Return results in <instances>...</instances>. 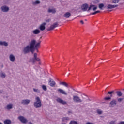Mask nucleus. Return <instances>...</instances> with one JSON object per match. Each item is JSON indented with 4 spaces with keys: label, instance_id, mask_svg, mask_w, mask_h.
Here are the masks:
<instances>
[{
    "label": "nucleus",
    "instance_id": "c9c22d12",
    "mask_svg": "<svg viewBox=\"0 0 124 124\" xmlns=\"http://www.w3.org/2000/svg\"><path fill=\"white\" fill-rule=\"evenodd\" d=\"M42 88L44 91H47V87L45 85H42Z\"/></svg>",
    "mask_w": 124,
    "mask_h": 124
},
{
    "label": "nucleus",
    "instance_id": "c756f323",
    "mask_svg": "<svg viewBox=\"0 0 124 124\" xmlns=\"http://www.w3.org/2000/svg\"><path fill=\"white\" fill-rule=\"evenodd\" d=\"M69 117H63L62 118V122H66V121H69Z\"/></svg>",
    "mask_w": 124,
    "mask_h": 124
},
{
    "label": "nucleus",
    "instance_id": "f8f14e48",
    "mask_svg": "<svg viewBox=\"0 0 124 124\" xmlns=\"http://www.w3.org/2000/svg\"><path fill=\"white\" fill-rule=\"evenodd\" d=\"M93 10V11H95L97 9V7L94 5L91 4L90 5V7L88 8L87 11H90V10Z\"/></svg>",
    "mask_w": 124,
    "mask_h": 124
},
{
    "label": "nucleus",
    "instance_id": "f3484780",
    "mask_svg": "<svg viewBox=\"0 0 124 124\" xmlns=\"http://www.w3.org/2000/svg\"><path fill=\"white\" fill-rule=\"evenodd\" d=\"M89 7V5L88 4H84L81 6V9L83 11H87Z\"/></svg>",
    "mask_w": 124,
    "mask_h": 124
},
{
    "label": "nucleus",
    "instance_id": "b1692460",
    "mask_svg": "<svg viewBox=\"0 0 124 124\" xmlns=\"http://www.w3.org/2000/svg\"><path fill=\"white\" fill-rule=\"evenodd\" d=\"M9 59L11 62H15L16 60L15 56L13 55V54H10L9 56Z\"/></svg>",
    "mask_w": 124,
    "mask_h": 124
},
{
    "label": "nucleus",
    "instance_id": "6ab92c4d",
    "mask_svg": "<svg viewBox=\"0 0 124 124\" xmlns=\"http://www.w3.org/2000/svg\"><path fill=\"white\" fill-rule=\"evenodd\" d=\"M0 46H5V47H7V46H8V43L6 41H0Z\"/></svg>",
    "mask_w": 124,
    "mask_h": 124
},
{
    "label": "nucleus",
    "instance_id": "f704fd0d",
    "mask_svg": "<svg viewBox=\"0 0 124 124\" xmlns=\"http://www.w3.org/2000/svg\"><path fill=\"white\" fill-rule=\"evenodd\" d=\"M104 7V4H103V3H101L99 4V8H100V9H102V7Z\"/></svg>",
    "mask_w": 124,
    "mask_h": 124
},
{
    "label": "nucleus",
    "instance_id": "8fccbe9b",
    "mask_svg": "<svg viewBox=\"0 0 124 124\" xmlns=\"http://www.w3.org/2000/svg\"><path fill=\"white\" fill-rule=\"evenodd\" d=\"M68 113H71V111H68Z\"/></svg>",
    "mask_w": 124,
    "mask_h": 124
},
{
    "label": "nucleus",
    "instance_id": "79ce46f5",
    "mask_svg": "<svg viewBox=\"0 0 124 124\" xmlns=\"http://www.w3.org/2000/svg\"><path fill=\"white\" fill-rule=\"evenodd\" d=\"M119 124H124V121H122L119 123Z\"/></svg>",
    "mask_w": 124,
    "mask_h": 124
},
{
    "label": "nucleus",
    "instance_id": "473e14b6",
    "mask_svg": "<svg viewBox=\"0 0 124 124\" xmlns=\"http://www.w3.org/2000/svg\"><path fill=\"white\" fill-rule=\"evenodd\" d=\"M33 91H34V92H35V93H40V90H39L37 89L33 88Z\"/></svg>",
    "mask_w": 124,
    "mask_h": 124
},
{
    "label": "nucleus",
    "instance_id": "4c0bfd02",
    "mask_svg": "<svg viewBox=\"0 0 124 124\" xmlns=\"http://www.w3.org/2000/svg\"><path fill=\"white\" fill-rule=\"evenodd\" d=\"M105 100H110L111 97H106L104 98Z\"/></svg>",
    "mask_w": 124,
    "mask_h": 124
},
{
    "label": "nucleus",
    "instance_id": "39448f33",
    "mask_svg": "<svg viewBox=\"0 0 124 124\" xmlns=\"http://www.w3.org/2000/svg\"><path fill=\"white\" fill-rule=\"evenodd\" d=\"M33 43V49H38L39 48V46H40V43H41V41H39L38 43L36 44V40L35 39L31 40L30 41V43Z\"/></svg>",
    "mask_w": 124,
    "mask_h": 124
},
{
    "label": "nucleus",
    "instance_id": "bb28decb",
    "mask_svg": "<svg viewBox=\"0 0 124 124\" xmlns=\"http://www.w3.org/2000/svg\"><path fill=\"white\" fill-rule=\"evenodd\" d=\"M4 124H11V120L9 119H6L4 121Z\"/></svg>",
    "mask_w": 124,
    "mask_h": 124
},
{
    "label": "nucleus",
    "instance_id": "c03bdc74",
    "mask_svg": "<svg viewBox=\"0 0 124 124\" xmlns=\"http://www.w3.org/2000/svg\"><path fill=\"white\" fill-rule=\"evenodd\" d=\"M80 23L81 24H82V25H84V21L83 20H81L80 21Z\"/></svg>",
    "mask_w": 124,
    "mask_h": 124
},
{
    "label": "nucleus",
    "instance_id": "2f4dec72",
    "mask_svg": "<svg viewBox=\"0 0 124 124\" xmlns=\"http://www.w3.org/2000/svg\"><path fill=\"white\" fill-rule=\"evenodd\" d=\"M69 124H78V122H77L76 121L73 120V121H70V122Z\"/></svg>",
    "mask_w": 124,
    "mask_h": 124
},
{
    "label": "nucleus",
    "instance_id": "864d4df0",
    "mask_svg": "<svg viewBox=\"0 0 124 124\" xmlns=\"http://www.w3.org/2000/svg\"><path fill=\"white\" fill-rule=\"evenodd\" d=\"M123 91H124V89H123Z\"/></svg>",
    "mask_w": 124,
    "mask_h": 124
},
{
    "label": "nucleus",
    "instance_id": "7c9ffc66",
    "mask_svg": "<svg viewBox=\"0 0 124 124\" xmlns=\"http://www.w3.org/2000/svg\"><path fill=\"white\" fill-rule=\"evenodd\" d=\"M120 2V0H112V3L117 4Z\"/></svg>",
    "mask_w": 124,
    "mask_h": 124
},
{
    "label": "nucleus",
    "instance_id": "a18cd8bd",
    "mask_svg": "<svg viewBox=\"0 0 124 124\" xmlns=\"http://www.w3.org/2000/svg\"><path fill=\"white\" fill-rule=\"evenodd\" d=\"M3 92V90H0V93H2Z\"/></svg>",
    "mask_w": 124,
    "mask_h": 124
},
{
    "label": "nucleus",
    "instance_id": "4468645a",
    "mask_svg": "<svg viewBox=\"0 0 124 124\" xmlns=\"http://www.w3.org/2000/svg\"><path fill=\"white\" fill-rule=\"evenodd\" d=\"M30 102H31V100H30L29 99L21 100V104H22L23 105H28V104H30Z\"/></svg>",
    "mask_w": 124,
    "mask_h": 124
},
{
    "label": "nucleus",
    "instance_id": "a878e982",
    "mask_svg": "<svg viewBox=\"0 0 124 124\" xmlns=\"http://www.w3.org/2000/svg\"><path fill=\"white\" fill-rule=\"evenodd\" d=\"M40 1L37 0L35 1H32V4L33 5H36L37 4H40Z\"/></svg>",
    "mask_w": 124,
    "mask_h": 124
},
{
    "label": "nucleus",
    "instance_id": "5701e85b",
    "mask_svg": "<svg viewBox=\"0 0 124 124\" xmlns=\"http://www.w3.org/2000/svg\"><path fill=\"white\" fill-rule=\"evenodd\" d=\"M56 12V8L51 9L49 8L48 10V13H52L53 14H54Z\"/></svg>",
    "mask_w": 124,
    "mask_h": 124
},
{
    "label": "nucleus",
    "instance_id": "09e8293b",
    "mask_svg": "<svg viewBox=\"0 0 124 124\" xmlns=\"http://www.w3.org/2000/svg\"><path fill=\"white\" fill-rule=\"evenodd\" d=\"M39 64H41V62H39Z\"/></svg>",
    "mask_w": 124,
    "mask_h": 124
},
{
    "label": "nucleus",
    "instance_id": "7ed1b4c3",
    "mask_svg": "<svg viewBox=\"0 0 124 124\" xmlns=\"http://www.w3.org/2000/svg\"><path fill=\"white\" fill-rule=\"evenodd\" d=\"M42 105L41 103V100L39 97H36L35 98V101L34 103V106L35 108H40Z\"/></svg>",
    "mask_w": 124,
    "mask_h": 124
},
{
    "label": "nucleus",
    "instance_id": "f257e3e1",
    "mask_svg": "<svg viewBox=\"0 0 124 124\" xmlns=\"http://www.w3.org/2000/svg\"><path fill=\"white\" fill-rule=\"evenodd\" d=\"M33 45H34V44L33 42H29V45L26 46L23 49L22 52L23 54L27 55V54H30V52L33 54Z\"/></svg>",
    "mask_w": 124,
    "mask_h": 124
},
{
    "label": "nucleus",
    "instance_id": "de8ad7c7",
    "mask_svg": "<svg viewBox=\"0 0 124 124\" xmlns=\"http://www.w3.org/2000/svg\"><path fill=\"white\" fill-rule=\"evenodd\" d=\"M100 117H101V118H104V116H101Z\"/></svg>",
    "mask_w": 124,
    "mask_h": 124
},
{
    "label": "nucleus",
    "instance_id": "72a5a7b5",
    "mask_svg": "<svg viewBox=\"0 0 124 124\" xmlns=\"http://www.w3.org/2000/svg\"><path fill=\"white\" fill-rule=\"evenodd\" d=\"M97 114H98V115H102L103 111L102 110H100V109H97Z\"/></svg>",
    "mask_w": 124,
    "mask_h": 124
},
{
    "label": "nucleus",
    "instance_id": "2eb2a0df",
    "mask_svg": "<svg viewBox=\"0 0 124 124\" xmlns=\"http://www.w3.org/2000/svg\"><path fill=\"white\" fill-rule=\"evenodd\" d=\"M45 26H46V23L44 22L40 26L39 29L40 30V31H45V29H46V27H45Z\"/></svg>",
    "mask_w": 124,
    "mask_h": 124
},
{
    "label": "nucleus",
    "instance_id": "a19ab883",
    "mask_svg": "<svg viewBox=\"0 0 124 124\" xmlns=\"http://www.w3.org/2000/svg\"><path fill=\"white\" fill-rule=\"evenodd\" d=\"M91 14H92V15H94L95 14H96V12H94L93 13H92Z\"/></svg>",
    "mask_w": 124,
    "mask_h": 124
},
{
    "label": "nucleus",
    "instance_id": "f03ea898",
    "mask_svg": "<svg viewBox=\"0 0 124 124\" xmlns=\"http://www.w3.org/2000/svg\"><path fill=\"white\" fill-rule=\"evenodd\" d=\"M35 50L38 52V48L33 49V58H31L29 60V62H32L33 64H34L36 62H40V59L39 58L37 57V53H34Z\"/></svg>",
    "mask_w": 124,
    "mask_h": 124
},
{
    "label": "nucleus",
    "instance_id": "412c9836",
    "mask_svg": "<svg viewBox=\"0 0 124 124\" xmlns=\"http://www.w3.org/2000/svg\"><path fill=\"white\" fill-rule=\"evenodd\" d=\"M12 108H13V105L12 104H8L5 107V109L8 110L12 109Z\"/></svg>",
    "mask_w": 124,
    "mask_h": 124
},
{
    "label": "nucleus",
    "instance_id": "603ef678",
    "mask_svg": "<svg viewBox=\"0 0 124 124\" xmlns=\"http://www.w3.org/2000/svg\"><path fill=\"white\" fill-rule=\"evenodd\" d=\"M2 67H3V65H2Z\"/></svg>",
    "mask_w": 124,
    "mask_h": 124
},
{
    "label": "nucleus",
    "instance_id": "0eeeda50",
    "mask_svg": "<svg viewBox=\"0 0 124 124\" xmlns=\"http://www.w3.org/2000/svg\"><path fill=\"white\" fill-rule=\"evenodd\" d=\"M59 26L58 22L54 23L53 25H51L50 28L47 29V31H53L55 28H57Z\"/></svg>",
    "mask_w": 124,
    "mask_h": 124
},
{
    "label": "nucleus",
    "instance_id": "4be33fe9",
    "mask_svg": "<svg viewBox=\"0 0 124 124\" xmlns=\"http://www.w3.org/2000/svg\"><path fill=\"white\" fill-rule=\"evenodd\" d=\"M59 84L62 85V86H64L66 88H69V85H68V83L65 82H60Z\"/></svg>",
    "mask_w": 124,
    "mask_h": 124
},
{
    "label": "nucleus",
    "instance_id": "aec40b11",
    "mask_svg": "<svg viewBox=\"0 0 124 124\" xmlns=\"http://www.w3.org/2000/svg\"><path fill=\"white\" fill-rule=\"evenodd\" d=\"M115 93L116 94L117 96H118L119 97L123 96V93L121 91H117L115 92Z\"/></svg>",
    "mask_w": 124,
    "mask_h": 124
},
{
    "label": "nucleus",
    "instance_id": "e433bc0d",
    "mask_svg": "<svg viewBox=\"0 0 124 124\" xmlns=\"http://www.w3.org/2000/svg\"><path fill=\"white\" fill-rule=\"evenodd\" d=\"M124 100V98H119L117 99L118 102H122Z\"/></svg>",
    "mask_w": 124,
    "mask_h": 124
},
{
    "label": "nucleus",
    "instance_id": "20e7f679",
    "mask_svg": "<svg viewBox=\"0 0 124 124\" xmlns=\"http://www.w3.org/2000/svg\"><path fill=\"white\" fill-rule=\"evenodd\" d=\"M73 100L75 103H82L83 100L78 95L73 96Z\"/></svg>",
    "mask_w": 124,
    "mask_h": 124
},
{
    "label": "nucleus",
    "instance_id": "393cba45",
    "mask_svg": "<svg viewBox=\"0 0 124 124\" xmlns=\"http://www.w3.org/2000/svg\"><path fill=\"white\" fill-rule=\"evenodd\" d=\"M33 34H39L40 33V30L39 29H35L32 31Z\"/></svg>",
    "mask_w": 124,
    "mask_h": 124
},
{
    "label": "nucleus",
    "instance_id": "423d86ee",
    "mask_svg": "<svg viewBox=\"0 0 124 124\" xmlns=\"http://www.w3.org/2000/svg\"><path fill=\"white\" fill-rule=\"evenodd\" d=\"M18 119L22 124H26L27 123H28V120L25 118L24 116H20L18 117Z\"/></svg>",
    "mask_w": 124,
    "mask_h": 124
},
{
    "label": "nucleus",
    "instance_id": "58836bf2",
    "mask_svg": "<svg viewBox=\"0 0 124 124\" xmlns=\"http://www.w3.org/2000/svg\"><path fill=\"white\" fill-rule=\"evenodd\" d=\"M109 124H116V121H111Z\"/></svg>",
    "mask_w": 124,
    "mask_h": 124
},
{
    "label": "nucleus",
    "instance_id": "a211bd4d",
    "mask_svg": "<svg viewBox=\"0 0 124 124\" xmlns=\"http://www.w3.org/2000/svg\"><path fill=\"white\" fill-rule=\"evenodd\" d=\"M70 16H71V14L70 13H69V12H66L63 15V17H64V18H66V19L70 18Z\"/></svg>",
    "mask_w": 124,
    "mask_h": 124
},
{
    "label": "nucleus",
    "instance_id": "dca6fc26",
    "mask_svg": "<svg viewBox=\"0 0 124 124\" xmlns=\"http://www.w3.org/2000/svg\"><path fill=\"white\" fill-rule=\"evenodd\" d=\"M48 83L50 87H55L56 86V82L51 78H50Z\"/></svg>",
    "mask_w": 124,
    "mask_h": 124
},
{
    "label": "nucleus",
    "instance_id": "1a4fd4ad",
    "mask_svg": "<svg viewBox=\"0 0 124 124\" xmlns=\"http://www.w3.org/2000/svg\"><path fill=\"white\" fill-rule=\"evenodd\" d=\"M56 101L58 103H60V104H62L63 105H65V104H67V103L66 102V101L62 99V98H57L56 99Z\"/></svg>",
    "mask_w": 124,
    "mask_h": 124
},
{
    "label": "nucleus",
    "instance_id": "6e6552de",
    "mask_svg": "<svg viewBox=\"0 0 124 124\" xmlns=\"http://www.w3.org/2000/svg\"><path fill=\"white\" fill-rule=\"evenodd\" d=\"M0 9L2 12H8L9 11V7L6 5H3L1 7Z\"/></svg>",
    "mask_w": 124,
    "mask_h": 124
},
{
    "label": "nucleus",
    "instance_id": "9b49d317",
    "mask_svg": "<svg viewBox=\"0 0 124 124\" xmlns=\"http://www.w3.org/2000/svg\"><path fill=\"white\" fill-rule=\"evenodd\" d=\"M57 92L58 93H61V94H63L64 95H67V93L66 92H65V91H64L63 89L59 88L57 90Z\"/></svg>",
    "mask_w": 124,
    "mask_h": 124
},
{
    "label": "nucleus",
    "instance_id": "ddd939ff",
    "mask_svg": "<svg viewBox=\"0 0 124 124\" xmlns=\"http://www.w3.org/2000/svg\"><path fill=\"white\" fill-rule=\"evenodd\" d=\"M119 5H112V4H108L107 6V9H113V8H116V7H118Z\"/></svg>",
    "mask_w": 124,
    "mask_h": 124
},
{
    "label": "nucleus",
    "instance_id": "ea45409f",
    "mask_svg": "<svg viewBox=\"0 0 124 124\" xmlns=\"http://www.w3.org/2000/svg\"><path fill=\"white\" fill-rule=\"evenodd\" d=\"M50 21H51L50 19L46 20V22L47 23H49V22H50Z\"/></svg>",
    "mask_w": 124,
    "mask_h": 124
},
{
    "label": "nucleus",
    "instance_id": "cd10ccee",
    "mask_svg": "<svg viewBox=\"0 0 124 124\" xmlns=\"http://www.w3.org/2000/svg\"><path fill=\"white\" fill-rule=\"evenodd\" d=\"M0 76L1 78H4L5 77H6V75H5V73H4L2 72H1Z\"/></svg>",
    "mask_w": 124,
    "mask_h": 124
},
{
    "label": "nucleus",
    "instance_id": "9d476101",
    "mask_svg": "<svg viewBox=\"0 0 124 124\" xmlns=\"http://www.w3.org/2000/svg\"><path fill=\"white\" fill-rule=\"evenodd\" d=\"M117 105V100L113 99L109 103V107H115Z\"/></svg>",
    "mask_w": 124,
    "mask_h": 124
},
{
    "label": "nucleus",
    "instance_id": "3c124183",
    "mask_svg": "<svg viewBox=\"0 0 124 124\" xmlns=\"http://www.w3.org/2000/svg\"><path fill=\"white\" fill-rule=\"evenodd\" d=\"M0 124H3L2 123L0 122Z\"/></svg>",
    "mask_w": 124,
    "mask_h": 124
},
{
    "label": "nucleus",
    "instance_id": "c85d7f7f",
    "mask_svg": "<svg viewBox=\"0 0 124 124\" xmlns=\"http://www.w3.org/2000/svg\"><path fill=\"white\" fill-rule=\"evenodd\" d=\"M114 93V91H109L108 92V94H109L110 97H113V93Z\"/></svg>",
    "mask_w": 124,
    "mask_h": 124
},
{
    "label": "nucleus",
    "instance_id": "37998d69",
    "mask_svg": "<svg viewBox=\"0 0 124 124\" xmlns=\"http://www.w3.org/2000/svg\"><path fill=\"white\" fill-rule=\"evenodd\" d=\"M86 124H93V123L91 122H87L86 123Z\"/></svg>",
    "mask_w": 124,
    "mask_h": 124
},
{
    "label": "nucleus",
    "instance_id": "49530a36",
    "mask_svg": "<svg viewBox=\"0 0 124 124\" xmlns=\"http://www.w3.org/2000/svg\"><path fill=\"white\" fill-rule=\"evenodd\" d=\"M95 12H96V14L97 13H99V12H100V11H95Z\"/></svg>",
    "mask_w": 124,
    "mask_h": 124
}]
</instances>
